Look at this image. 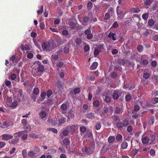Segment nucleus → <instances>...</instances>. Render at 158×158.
Masks as SVG:
<instances>
[{
  "mask_svg": "<svg viewBox=\"0 0 158 158\" xmlns=\"http://www.w3.org/2000/svg\"><path fill=\"white\" fill-rule=\"evenodd\" d=\"M41 46L44 51L46 52H49L56 47L55 44L52 43L50 41L42 43Z\"/></svg>",
  "mask_w": 158,
  "mask_h": 158,
  "instance_id": "f257e3e1",
  "label": "nucleus"
},
{
  "mask_svg": "<svg viewBox=\"0 0 158 158\" xmlns=\"http://www.w3.org/2000/svg\"><path fill=\"white\" fill-rule=\"evenodd\" d=\"M129 121L128 120L125 119L123 120L122 122H118L116 123V127L118 129L120 130L124 127H126L128 126Z\"/></svg>",
  "mask_w": 158,
  "mask_h": 158,
  "instance_id": "f03ea898",
  "label": "nucleus"
},
{
  "mask_svg": "<svg viewBox=\"0 0 158 158\" xmlns=\"http://www.w3.org/2000/svg\"><path fill=\"white\" fill-rule=\"evenodd\" d=\"M122 94V92L118 90H114L113 92L112 97L113 98L116 100H117Z\"/></svg>",
  "mask_w": 158,
  "mask_h": 158,
  "instance_id": "7ed1b4c3",
  "label": "nucleus"
},
{
  "mask_svg": "<svg viewBox=\"0 0 158 158\" xmlns=\"http://www.w3.org/2000/svg\"><path fill=\"white\" fill-rule=\"evenodd\" d=\"M21 123L23 126L24 129H26L28 131L31 130V127L30 125L28 124L27 120L26 119H23L21 120Z\"/></svg>",
  "mask_w": 158,
  "mask_h": 158,
  "instance_id": "20e7f679",
  "label": "nucleus"
},
{
  "mask_svg": "<svg viewBox=\"0 0 158 158\" xmlns=\"http://www.w3.org/2000/svg\"><path fill=\"white\" fill-rule=\"evenodd\" d=\"M78 126V125L73 124L71 126H68L67 128L70 133L73 134L75 133L76 129L77 128Z\"/></svg>",
  "mask_w": 158,
  "mask_h": 158,
  "instance_id": "39448f33",
  "label": "nucleus"
},
{
  "mask_svg": "<svg viewBox=\"0 0 158 158\" xmlns=\"http://www.w3.org/2000/svg\"><path fill=\"white\" fill-rule=\"evenodd\" d=\"M81 150L84 153L87 155H89L93 154L94 152L93 150L90 149V148H87L85 147H83L82 148Z\"/></svg>",
  "mask_w": 158,
  "mask_h": 158,
  "instance_id": "423d86ee",
  "label": "nucleus"
},
{
  "mask_svg": "<svg viewBox=\"0 0 158 158\" xmlns=\"http://www.w3.org/2000/svg\"><path fill=\"white\" fill-rule=\"evenodd\" d=\"M20 47L22 51L31 50L33 48L32 46L30 44L26 45H25L21 44Z\"/></svg>",
  "mask_w": 158,
  "mask_h": 158,
  "instance_id": "0eeeda50",
  "label": "nucleus"
},
{
  "mask_svg": "<svg viewBox=\"0 0 158 158\" xmlns=\"http://www.w3.org/2000/svg\"><path fill=\"white\" fill-rule=\"evenodd\" d=\"M2 140H8L10 139H12L13 136L11 135L8 134H5L2 135Z\"/></svg>",
  "mask_w": 158,
  "mask_h": 158,
  "instance_id": "6e6552de",
  "label": "nucleus"
},
{
  "mask_svg": "<svg viewBox=\"0 0 158 158\" xmlns=\"http://www.w3.org/2000/svg\"><path fill=\"white\" fill-rule=\"evenodd\" d=\"M108 37L111 38L113 40H115L118 39V36L116 33L110 32L108 35Z\"/></svg>",
  "mask_w": 158,
  "mask_h": 158,
  "instance_id": "1a4fd4ad",
  "label": "nucleus"
},
{
  "mask_svg": "<svg viewBox=\"0 0 158 158\" xmlns=\"http://www.w3.org/2000/svg\"><path fill=\"white\" fill-rule=\"evenodd\" d=\"M58 55L57 54H52L51 58V60L52 64H54L56 63V61L58 60L59 59Z\"/></svg>",
  "mask_w": 158,
  "mask_h": 158,
  "instance_id": "9d476101",
  "label": "nucleus"
},
{
  "mask_svg": "<svg viewBox=\"0 0 158 158\" xmlns=\"http://www.w3.org/2000/svg\"><path fill=\"white\" fill-rule=\"evenodd\" d=\"M67 108V106L66 104H63L61 105L60 107V111L63 114H65Z\"/></svg>",
  "mask_w": 158,
  "mask_h": 158,
  "instance_id": "9b49d317",
  "label": "nucleus"
},
{
  "mask_svg": "<svg viewBox=\"0 0 158 158\" xmlns=\"http://www.w3.org/2000/svg\"><path fill=\"white\" fill-rule=\"evenodd\" d=\"M85 34L86 35L87 38L88 39H90L93 37V35L91 33V31L89 29H87L84 31Z\"/></svg>",
  "mask_w": 158,
  "mask_h": 158,
  "instance_id": "f8f14e48",
  "label": "nucleus"
},
{
  "mask_svg": "<svg viewBox=\"0 0 158 158\" xmlns=\"http://www.w3.org/2000/svg\"><path fill=\"white\" fill-rule=\"evenodd\" d=\"M41 64V62H39V64H38V67L37 69V71L39 73L43 72L45 69L44 66Z\"/></svg>",
  "mask_w": 158,
  "mask_h": 158,
  "instance_id": "ddd939ff",
  "label": "nucleus"
},
{
  "mask_svg": "<svg viewBox=\"0 0 158 158\" xmlns=\"http://www.w3.org/2000/svg\"><path fill=\"white\" fill-rule=\"evenodd\" d=\"M10 126L9 122L7 121H4L2 122V124L1 126V127L3 129H5L9 127Z\"/></svg>",
  "mask_w": 158,
  "mask_h": 158,
  "instance_id": "4468645a",
  "label": "nucleus"
},
{
  "mask_svg": "<svg viewBox=\"0 0 158 158\" xmlns=\"http://www.w3.org/2000/svg\"><path fill=\"white\" fill-rule=\"evenodd\" d=\"M66 116L69 118L74 117V114L73 111L72 110H69Z\"/></svg>",
  "mask_w": 158,
  "mask_h": 158,
  "instance_id": "2eb2a0df",
  "label": "nucleus"
},
{
  "mask_svg": "<svg viewBox=\"0 0 158 158\" xmlns=\"http://www.w3.org/2000/svg\"><path fill=\"white\" fill-rule=\"evenodd\" d=\"M74 42L77 46H79L81 43L82 40L81 38L76 37L74 39Z\"/></svg>",
  "mask_w": 158,
  "mask_h": 158,
  "instance_id": "dca6fc26",
  "label": "nucleus"
},
{
  "mask_svg": "<svg viewBox=\"0 0 158 158\" xmlns=\"http://www.w3.org/2000/svg\"><path fill=\"white\" fill-rule=\"evenodd\" d=\"M142 141L144 145L146 144L149 141V138L147 136L143 137L142 139Z\"/></svg>",
  "mask_w": 158,
  "mask_h": 158,
  "instance_id": "f3484780",
  "label": "nucleus"
},
{
  "mask_svg": "<svg viewBox=\"0 0 158 158\" xmlns=\"http://www.w3.org/2000/svg\"><path fill=\"white\" fill-rule=\"evenodd\" d=\"M89 21V17L87 16L84 17L83 18V25L86 26L87 24V23Z\"/></svg>",
  "mask_w": 158,
  "mask_h": 158,
  "instance_id": "a211bd4d",
  "label": "nucleus"
},
{
  "mask_svg": "<svg viewBox=\"0 0 158 158\" xmlns=\"http://www.w3.org/2000/svg\"><path fill=\"white\" fill-rule=\"evenodd\" d=\"M123 112L122 110L120 108L116 107L114 110V114H120Z\"/></svg>",
  "mask_w": 158,
  "mask_h": 158,
  "instance_id": "6ab92c4d",
  "label": "nucleus"
},
{
  "mask_svg": "<svg viewBox=\"0 0 158 158\" xmlns=\"http://www.w3.org/2000/svg\"><path fill=\"white\" fill-rule=\"evenodd\" d=\"M39 115L41 119H43L46 117V113L44 111H41L39 113Z\"/></svg>",
  "mask_w": 158,
  "mask_h": 158,
  "instance_id": "aec40b11",
  "label": "nucleus"
},
{
  "mask_svg": "<svg viewBox=\"0 0 158 158\" xmlns=\"http://www.w3.org/2000/svg\"><path fill=\"white\" fill-rule=\"evenodd\" d=\"M53 103L54 102L53 99L52 98L48 99V100L45 102V103L46 105L48 106L52 105Z\"/></svg>",
  "mask_w": 158,
  "mask_h": 158,
  "instance_id": "412c9836",
  "label": "nucleus"
},
{
  "mask_svg": "<svg viewBox=\"0 0 158 158\" xmlns=\"http://www.w3.org/2000/svg\"><path fill=\"white\" fill-rule=\"evenodd\" d=\"M128 146V144L127 142L123 141L121 144V147L123 149H126Z\"/></svg>",
  "mask_w": 158,
  "mask_h": 158,
  "instance_id": "4be33fe9",
  "label": "nucleus"
},
{
  "mask_svg": "<svg viewBox=\"0 0 158 158\" xmlns=\"http://www.w3.org/2000/svg\"><path fill=\"white\" fill-rule=\"evenodd\" d=\"M149 138V141H150V144H153L155 140L156 136L153 135H150V136Z\"/></svg>",
  "mask_w": 158,
  "mask_h": 158,
  "instance_id": "5701e85b",
  "label": "nucleus"
},
{
  "mask_svg": "<svg viewBox=\"0 0 158 158\" xmlns=\"http://www.w3.org/2000/svg\"><path fill=\"white\" fill-rule=\"evenodd\" d=\"M98 63L97 62H94L90 66L91 70H94L95 69L98 67Z\"/></svg>",
  "mask_w": 158,
  "mask_h": 158,
  "instance_id": "b1692460",
  "label": "nucleus"
},
{
  "mask_svg": "<svg viewBox=\"0 0 158 158\" xmlns=\"http://www.w3.org/2000/svg\"><path fill=\"white\" fill-rule=\"evenodd\" d=\"M115 139L114 136H111L109 137L108 139V141L110 143H112Z\"/></svg>",
  "mask_w": 158,
  "mask_h": 158,
  "instance_id": "393cba45",
  "label": "nucleus"
},
{
  "mask_svg": "<svg viewBox=\"0 0 158 158\" xmlns=\"http://www.w3.org/2000/svg\"><path fill=\"white\" fill-rule=\"evenodd\" d=\"M143 59V58L142 56L139 54H137L136 56V60L137 61L140 63L142 61Z\"/></svg>",
  "mask_w": 158,
  "mask_h": 158,
  "instance_id": "a878e982",
  "label": "nucleus"
},
{
  "mask_svg": "<svg viewBox=\"0 0 158 158\" xmlns=\"http://www.w3.org/2000/svg\"><path fill=\"white\" fill-rule=\"evenodd\" d=\"M155 118L153 116H152L149 119L148 123L149 125H152L154 123Z\"/></svg>",
  "mask_w": 158,
  "mask_h": 158,
  "instance_id": "bb28decb",
  "label": "nucleus"
},
{
  "mask_svg": "<svg viewBox=\"0 0 158 158\" xmlns=\"http://www.w3.org/2000/svg\"><path fill=\"white\" fill-rule=\"evenodd\" d=\"M86 116L88 118L92 119L94 118V116L93 113H90L86 114Z\"/></svg>",
  "mask_w": 158,
  "mask_h": 158,
  "instance_id": "cd10ccee",
  "label": "nucleus"
},
{
  "mask_svg": "<svg viewBox=\"0 0 158 158\" xmlns=\"http://www.w3.org/2000/svg\"><path fill=\"white\" fill-rule=\"evenodd\" d=\"M123 136L122 135L120 134H118L116 137V139L119 142L122 141Z\"/></svg>",
  "mask_w": 158,
  "mask_h": 158,
  "instance_id": "c85d7f7f",
  "label": "nucleus"
},
{
  "mask_svg": "<svg viewBox=\"0 0 158 158\" xmlns=\"http://www.w3.org/2000/svg\"><path fill=\"white\" fill-rule=\"evenodd\" d=\"M110 15L112 16L114 15V10L112 7H110L108 10L107 12Z\"/></svg>",
  "mask_w": 158,
  "mask_h": 158,
  "instance_id": "c756f323",
  "label": "nucleus"
},
{
  "mask_svg": "<svg viewBox=\"0 0 158 158\" xmlns=\"http://www.w3.org/2000/svg\"><path fill=\"white\" fill-rule=\"evenodd\" d=\"M19 139L18 138H16L12 139L10 142V143L14 145L17 144L19 142Z\"/></svg>",
  "mask_w": 158,
  "mask_h": 158,
  "instance_id": "7c9ffc66",
  "label": "nucleus"
},
{
  "mask_svg": "<svg viewBox=\"0 0 158 158\" xmlns=\"http://www.w3.org/2000/svg\"><path fill=\"white\" fill-rule=\"evenodd\" d=\"M152 31L151 30L148 29L143 32V34L145 36H148L150 33H152Z\"/></svg>",
  "mask_w": 158,
  "mask_h": 158,
  "instance_id": "2f4dec72",
  "label": "nucleus"
},
{
  "mask_svg": "<svg viewBox=\"0 0 158 158\" xmlns=\"http://www.w3.org/2000/svg\"><path fill=\"white\" fill-rule=\"evenodd\" d=\"M70 141L69 139H65L63 141V143L64 145L67 146L70 143Z\"/></svg>",
  "mask_w": 158,
  "mask_h": 158,
  "instance_id": "473e14b6",
  "label": "nucleus"
},
{
  "mask_svg": "<svg viewBox=\"0 0 158 158\" xmlns=\"http://www.w3.org/2000/svg\"><path fill=\"white\" fill-rule=\"evenodd\" d=\"M143 47L141 45H139L137 48V51L139 52H141L143 50Z\"/></svg>",
  "mask_w": 158,
  "mask_h": 158,
  "instance_id": "72a5a7b5",
  "label": "nucleus"
},
{
  "mask_svg": "<svg viewBox=\"0 0 158 158\" xmlns=\"http://www.w3.org/2000/svg\"><path fill=\"white\" fill-rule=\"evenodd\" d=\"M58 120L60 124H62L65 122V118L63 117H61Z\"/></svg>",
  "mask_w": 158,
  "mask_h": 158,
  "instance_id": "f704fd0d",
  "label": "nucleus"
},
{
  "mask_svg": "<svg viewBox=\"0 0 158 158\" xmlns=\"http://www.w3.org/2000/svg\"><path fill=\"white\" fill-rule=\"evenodd\" d=\"M117 9V15L123 13L122 11V8H121L119 6H118L116 8Z\"/></svg>",
  "mask_w": 158,
  "mask_h": 158,
  "instance_id": "c9c22d12",
  "label": "nucleus"
},
{
  "mask_svg": "<svg viewBox=\"0 0 158 158\" xmlns=\"http://www.w3.org/2000/svg\"><path fill=\"white\" fill-rule=\"evenodd\" d=\"M46 92H42L41 94L40 97L41 98V101H43L45 98V97L46 95Z\"/></svg>",
  "mask_w": 158,
  "mask_h": 158,
  "instance_id": "e433bc0d",
  "label": "nucleus"
},
{
  "mask_svg": "<svg viewBox=\"0 0 158 158\" xmlns=\"http://www.w3.org/2000/svg\"><path fill=\"white\" fill-rule=\"evenodd\" d=\"M132 117L135 119H137L140 116L139 114L137 113L132 112Z\"/></svg>",
  "mask_w": 158,
  "mask_h": 158,
  "instance_id": "4c0bfd02",
  "label": "nucleus"
},
{
  "mask_svg": "<svg viewBox=\"0 0 158 158\" xmlns=\"http://www.w3.org/2000/svg\"><path fill=\"white\" fill-rule=\"evenodd\" d=\"M152 39L154 41H158V35L155 34L152 36Z\"/></svg>",
  "mask_w": 158,
  "mask_h": 158,
  "instance_id": "58836bf2",
  "label": "nucleus"
},
{
  "mask_svg": "<svg viewBox=\"0 0 158 158\" xmlns=\"http://www.w3.org/2000/svg\"><path fill=\"white\" fill-rule=\"evenodd\" d=\"M132 12L134 13H138L140 11V10L138 8H133L131 9Z\"/></svg>",
  "mask_w": 158,
  "mask_h": 158,
  "instance_id": "ea45409f",
  "label": "nucleus"
},
{
  "mask_svg": "<svg viewBox=\"0 0 158 158\" xmlns=\"http://www.w3.org/2000/svg\"><path fill=\"white\" fill-rule=\"evenodd\" d=\"M154 0H146L144 2V3L146 5H150Z\"/></svg>",
  "mask_w": 158,
  "mask_h": 158,
  "instance_id": "a19ab883",
  "label": "nucleus"
},
{
  "mask_svg": "<svg viewBox=\"0 0 158 158\" xmlns=\"http://www.w3.org/2000/svg\"><path fill=\"white\" fill-rule=\"evenodd\" d=\"M39 91L40 90L38 88H35L33 90V93L34 94L37 95L39 94Z\"/></svg>",
  "mask_w": 158,
  "mask_h": 158,
  "instance_id": "79ce46f5",
  "label": "nucleus"
},
{
  "mask_svg": "<svg viewBox=\"0 0 158 158\" xmlns=\"http://www.w3.org/2000/svg\"><path fill=\"white\" fill-rule=\"evenodd\" d=\"M18 105V102L17 101H14L13 102H12L11 105L10 106V107L13 108H16L17 106Z\"/></svg>",
  "mask_w": 158,
  "mask_h": 158,
  "instance_id": "37998d69",
  "label": "nucleus"
},
{
  "mask_svg": "<svg viewBox=\"0 0 158 158\" xmlns=\"http://www.w3.org/2000/svg\"><path fill=\"white\" fill-rule=\"evenodd\" d=\"M81 89L79 88H76L73 89L74 93L75 94L79 93Z\"/></svg>",
  "mask_w": 158,
  "mask_h": 158,
  "instance_id": "c03bdc74",
  "label": "nucleus"
},
{
  "mask_svg": "<svg viewBox=\"0 0 158 158\" xmlns=\"http://www.w3.org/2000/svg\"><path fill=\"white\" fill-rule=\"evenodd\" d=\"M69 24L72 28L75 29L76 26L75 23L73 22H70L69 23Z\"/></svg>",
  "mask_w": 158,
  "mask_h": 158,
  "instance_id": "a18cd8bd",
  "label": "nucleus"
},
{
  "mask_svg": "<svg viewBox=\"0 0 158 158\" xmlns=\"http://www.w3.org/2000/svg\"><path fill=\"white\" fill-rule=\"evenodd\" d=\"M149 14L148 13H146L143 14L142 16V17L143 19L144 20H147Z\"/></svg>",
  "mask_w": 158,
  "mask_h": 158,
  "instance_id": "49530a36",
  "label": "nucleus"
},
{
  "mask_svg": "<svg viewBox=\"0 0 158 158\" xmlns=\"http://www.w3.org/2000/svg\"><path fill=\"white\" fill-rule=\"evenodd\" d=\"M87 8L89 10H90L92 9L93 7V4L91 2L89 1L88 2L87 4Z\"/></svg>",
  "mask_w": 158,
  "mask_h": 158,
  "instance_id": "de8ad7c7",
  "label": "nucleus"
},
{
  "mask_svg": "<svg viewBox=\"0 0 158 158\" xmlns=\"http://www.w3.org/2000/svg\"><path fill=\"white\" fill-rule=\"evenodd\" d=\"M47 130L48 131H52L55 133H57L58 132L57 130L56 129L54 128H47Z\"/></svg>",
  "mask_w": 158,
  "mask_h": 158,
  "instance_id": "09e8293b",
  "label": "nucleus"
},
{
  "mask_svg": "<svg viewBox=\"0 0 158 158\" xmlns=\"http://www.w3.org/2000/svg\"><path fill=\"white\" fill-rule=\"evenodd\" d=\"M85 135L86 136L90 138H91L92 137V133L91 131H87Z\"/></svg>",
  "mask_w": 158,
  "mask_h": 158,
  "instance_id": "8fccbe9b",
  "label": "nucleus"
},
{
  "mask_svg": "<svg viewBox=\"0 0 158 158\" xmlns=\"http://www.w3.org/2000/svg\"><path fill=\"white\" fill-rule=\"evenodd\" d=\"M155 23V22L153 19H151L148 21V24L150 26H153Z\"/></svg>",
  "mask_w": 158,
  "mask_h": 158,
  "instance_id": "3c124183",
  "label": "nucleus"
},
{
  "mask_svg": "<svg viewBox=\"0 0 158 158\" xmlns=\"http://www.w3.org/2000/svg\"><path fill=\"white\" fill-rule=\"evenodd\" d=\"M46 95L49 98L50 97L52 94V91L51 89H49L47 91V92H46Z\"/></svg>",
  "mask_w": 158,
  "mask_h": 158,
  "instance_id": "603ef678",
  "label": "nucleus"
},
{
  "mask_svg": "<svg viewBox=\"0 0 158 158\" xmlns=\"http://www.w3.org/2000/svg\"><path fill=\"white\" fill-rule=\"evenodd\" d=\"M28 131H28L27 130H24V131H19L18 132L19 134V137H20V136L22 135H23V134H24V133H25V132H26V133H27V132H28Z\"/></svg>",
  "mask_w": 158,
  "mask_h": 158,
  "instance_id": "864d4df0",
  "label": "nucleus"
},
{
  "mask_svg": "<svg viewBox=\"0 0 158 158\" xmlns=\"http://www.w3.org/2000/svg\"><path fill=\"white\" fill-rule=\"evenodd\" d=\"M56 65L59 68H61L64 65V63L61 61H59L56 63Z\"/></svg>",
  "mask_w": 158,
  "mask_h": 158,
  "instance_id": "5fc2aeb1",
  "label": "nucleus"
},
{
  "mask_svg": "<svg viewBox=\"0 0 158 158\" xmlns=\"http://www.w3.org/2000/svg\"><path fill=\"white\" fill-rule=\"evenodd\" d=\"M103 44H99V52H103L105 51V49L103 47Z\"/></svg>",
  "mask_w": 158,
  "mask_h": 158,
  "instance_id": "6e6d98bb",
  "label": "nucleus"
},
{
  "mask_svg": "<svg viewBox=\"0 0 158 158\" xmlns=\"http://www.w3.org/2000/svg\"><path fill=\"white\" fill-rule=\"evenodd\" d=\"M148 60L146 59H144L142 61H141V64L144 66L147 65L148 64Z\"/></svg>",
  "mask_w": 158,
  "mask_h": 158,
  "instance_id": "4d7b16f0",
  "label": "nucleus"
},
{
  "mask_svg": "<svg viewBox=\"0 0 158 158\" xmlns=\"http://www.w3.org/2000/svg\"><path fill=\"white\" fill-rule=\"evenodd\" d=\"M22 155L23 158H26L27 156V152L26 150H23L22 151Z\"/></svg>",
  "mask_w": 158,
  "mask_h": 158,
  "instance_id": "13d9d810",
  "label": "nucleus"
},
{
  "mask_svg": "<svg viewBox=\"0 0 158 158\" xmlns=\"http://www.w3.org/2000/svg\"><path fill=\"white\" fill-rule=\"evenodd\" d=\"M104 100L106 103L109 102L111 101V98L108 96H105Z\"/></svg>",
  "mask_w": 158,
  "mask_h": 158,
  "instance_id": "bf43d9fd",
  "label": "nucleus"
},
{
  "mask_svg": "<svg viewBox=\"0 0 158 158\" xmlns=\"http://www.w3.org/2000/svg\"><path fill=\"white\" fill-rule=\"evenodd\" d=\"M44 6H41L40 7V10H38L37 11V14L38 15H40L42 14L43 11Z\"/></svg>",
  "mask_w": 158,
  "mask_h": 158,
  "instance_id": "052dcab7",
  "label": "nucleus"
},
{
  "mask_svg": "<svg viewBox=\"0 0 158 158\" xmlns=\"http://www.w3.org/2000/svg\"><path fill=\"white\" fill-rule=\"evenodd\" d=\"M80 130L81 132L84 133L86 131V129L84 126H81L80 127Z\"/></svg>",
  "mask_w": 158,
  "mask_h": 158,
  "instance_id": "680f3d73",
  "label": "nucleus"
},
{
  "mask_svg": "<svg viewBox=\"0 0 158 158\" xmlns=\"http://www.w3.org/2000/svg\"><path fill=\"white\" fill-rule=\"evenodd\" d=\"M150 76L149 73H145L143 74V77L145 79H148Z\"/></svg>",
  "mask_w": 158,
  "mask_h": 158,
  "instance_id": "e2e57ef3",
  "label": "nucleus"
},
{
  "mask_svg": "<svg viewBox=\"0 0 158 158\" xmlns=\"http://www.w3.org/2000/svg\"><path fill=\"white\" fill-rule=\"evenodd\" d=\"M131 95L128 94L127 95L125 96V99L127 101H129L131 100Z\"/></svg>",
  "mask_w": 158,
  "mask_h": 158,
  "instance_id": "0e129e2a",
  "label": "nucleus"
},
{
  "mask_svg": "<svg viewBox=\"0 0 158 158\" xmlns=\"http://www.w3.org/2000/svg\"><path fill=\"white\" fill-rule=\"evenodd\" d=\"M111 117L113 120L116 122L119 119V117L117 115H115V114L112 116Z\"/></svg>",
  "mask_w": 158,
  "mask_h": 158,
  "instance_id": "69168bd1",
  "label": "nucleus"
},
{
  "mask_svg": "<svg viewBox=\"0 0 158 158\" xmlns=\"http://www.w3.org/2000/svg\"><path fill=\"white\" fill-rule=\"evenodd\" d=\"M69 131L67 130H64L62 132V135L64 136H67L69 134Z\"/></svg>",
  "mask_w": 158,
  "mask_h": 158,
  "instance_id": "338daca9",
  "label": "nucleus"
},
{
  "mask_svg": "<svg viewBox=\"0 0 158 158\" xmlns=\"http://www.w3.org/2000/svg\"><path fill=\"white\" fill-rule=\"evenodd\" d=\"M35 154L36 153L33 151H30L28 153V155L31 157H33Z\"/></svg>",
  "mask_w": 158,
  "mask_h": 158,
  "instance_id": "774afa93",
  "label": "nucleus"
}]
</instances>
